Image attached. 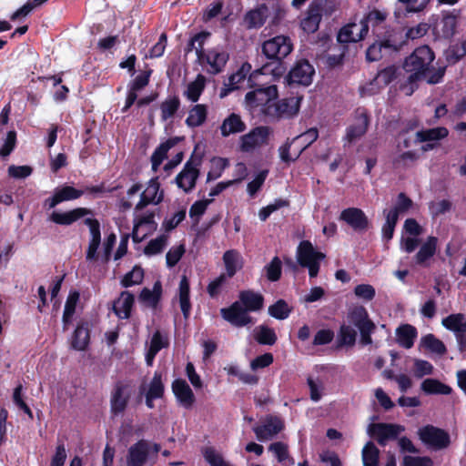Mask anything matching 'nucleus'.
<instances>
[{
    "instance_id": "473e14b6",
    "label": "nucleus",
    "mask_w": 466,
    "mask_h": 466,
    "mask_svg": "<svg viewBox=\"0 0 466 466\" xmlns=\"http://www.w3.org/2000/svg\"><path fill=\"white\" fill-rule=\"evenodd\" d=\"M178 298H179V306L183 317L185 319H187L190 316L191 312V302H190V285L189 280L187 276L183 275L181 277L179 287H178Z\"/></svg>"
},
{
    "instance_id": "c03bdc74",
    "label": "nucleus",
    "mask_w": 466,
    "mask_h": 466,
    "mask_svg": "<svg viewBox=\"0 0 466 466\" xmlns=\"http://www.w3.org/2000/svg\"><path fill=\"white\" fill-rule=\"evenodd\" d=\"M319 137V131L316 127H311L304 133L292 138V142L299 144L298 156H300L302 152L312 145Z\"/></svg>"
},
{
    "instance_id": "864d4df0",
    "label": "nucleus",
    "mask_w": 466,
    "mask_h": 466,
    "mask_svg": "<svg viewBox=\"0 0 466 466\" xmlns=\"http://www.w3.org/2000/svg\"><path fill=\"white\" fill-rule=\"evenodd\" d=\"M265 272L268 280L271 282L279 280L282 273V262L280 258L275 256L271 261L265 266Z\"/></svg>"
},
{
    "instance_id": "c9c22d12",
    "label": "nucleus",
    "mask_w": 466,
    "mask_h": 466,
    "mask_svg": "<svg viewBox=\"0 0 466 466\" xmlns=\"http://www.w3.org/2000/svg\"><path fill=\"white\" fill-rule=\"evenodd\" d=\"M207 117V106L204 104H197L189 109L185 123L188 127L195 128L202 126L206 122Z\"/></svg>"
},
{
    "instance_id": "09e8293b",
    "label": "nucleus",
    "mask_w": 466,
    "mask_h": 466,
    "mask_svg": "<svg viewBox=\"0 0 466 466\" xmlns=\"http://www.w3.org/2000/svg\"><path fill=\"white\" fill-rule=\"evenodd\" d=\"M444 56L449 65H455L466 56V42L450 46Z\"/></svg>"
},
{
    "instance_id": "58836bf2",
    "label": "nucleus",
    "mask_w": 466,
    "mask_h": 466,
    "mask_svg": "<svg viewBox=\"0 0 466 466\" xmlns=\"http://www.w3.org/2000/svg\"><path fill=\"white\" fill-rule=\"evenodd\" d=\"M449 135V130L444 127L422 129L416 133L414 143L439 141Z\"/></svg>"
},
{
    "instance_id": "a18cd8bd",
    "label": "nucleus",
    "mask_w": 466,
    "mask_h": 466,
    "mask_svg": "<svg viewBox=\"0 0 466 466\" xmlns=\"http://www.w3.org/2000/svg\"><path fill=\"white\" fill-rule=\"evenodd\" d=\"M291 312L292 307L283 299H278L274 304L268 307V314L272 318L279 320L288 319Z\"/></svg>"
},
{
    "instance_id": "3c124183",
    "label": "nucleus",
    "mask_w": 466,
    "mask_h": 466,
    "mask_svg": "<svg viewBox=\"0 0 466 466\" xmlns=\"http://www.w3.org/2000/svg\"><path fill=\"white\" fill-rule=\"evenodd\" d=\"M159 187L160 184L158 182V177H153L149 180L147 188L145 189V191L142 192V194L148 199H151V202H153V204L157 205L163 200L164 198L163 191H161L159 196L157 197Z\"/></svg>"
},
{
    "instance_id": "f03ea898",
    "label": "nucleus",
    "mask_w": 466,
    "mask_h": 466,
    "mask_svg": "<svg viewBox=\"0 0 466 466\" xmlns=\"http://www.w3.org/2000/svg\"><path fill=\"white\" fill-rule=\"evenodd\" d=\"M293 51V43L289 36L279 35L265 40L261 44L260 59L262 66L249 75V80L261 75L281 76L286 70L284 59Z\"/></svg>"
},
{
    "instance_id": "338daca9",
    "label": "nucleus",
    "mask_w": 466,
    "mask_h": 466,
    "mask_svg": "<svg viewBox=\"0 0 466 466\" xmlns=\"http://www.w3.org/2000/svg\"><path fill=\"white\" fill-rule=\"evenodd\" d=\"M204 458L210 466H231L211 447L205 450Z\"/></svg>"
},
{
    "instance_id": "39448f33",
    "label": "nucleus",
    "mask_w": 466,
    "mask_h": 466,
    "mask_svg": "<svg viewBox=\"0 0 466 466\" xmlns=\"http://www.w3.org/2000/svg\"><path fill=\"white\" fill-rule=\"evenodd\" d=\"M202 156L192 153L189 159L185 163L182 170L175 177V183L183 192L188 194L196 187L197 181L200 176V166Z\"/></svg>"
},
{
    "instance_id": "0eeeda50",
    "label": "nucleus",
    "mask_w": 466,
    "mask_h": 466,
    "mask_svg": "<svg viewBox=\"0 0 466 466\" xmlns=\"http://www.w3.org/2000/svg\"><path fill=\"white\" fill-rule=\"evenodd\" d=\"M420 440L434 451L446 449L451 444L450 434L443 429L433 425H426L419 429Z\"/></svg>"
},
{
    "instance_id": "a211bd4d",
    "label": "nucleus",
    "mask_w": 466,
    "mask_h": 466,
    "mask_svg": "<svg viewBox=\"0 0 466 466\" xmlns=\"http://www.w3.org/2000/svg\"><path fill=\"white\" fill-rule=\"evenodd\" d=\"M171 388L179 404L185 409H191L196 398L187 382L183 379H176L173 380Z\"/></svg>"
},
{
    "instance_id": "7c9ffc66",
    "label": "nucleus",
    "mask_w": 466,
    "mask_h": 466,
    "mask_svg": "<svg viewBox=\"0 0 466 466\" xmlns=\"http://www.w3.org/2000/svg\"><path fill=\"white\" fill-rule=\"evenodd\" d=\"M238 298V302L247 311H258L264 306V297L251 289L240 291Z\"/></svg>"
},
{
    "instance_id": "13d9d810",
    "label": "nucleus",
    "mask_w": 466,
    "mask_h": 466,
    "mask_svg": "<svg viewBox=\"0 0 466 466\" xmlns=\"http://www.w3.org/2000/svg\"><path fill=\"white\" fill-rule=\"evenodd\" d=\"M167 244V237L161 235L155 239H151L144 248V253L147 256H153L159 254L163 251Z\"/></svg>"
},
{
    "instance_id": "72a5a7b5",
    "label": "nucleus",
    "mask_w": 466,
    "mask_h": 466,
    "mask_svg": "<svg viewBox=\"0 0 466 466\" xmlns=\"http://www.w3.org/2000/svg\"><path fill=\"white\" fill-rule=\"evenodd\" d=\"M247 126L241 119V116L236 113H231L223 120L220 126V132L222 137H226L231 134L244 132Z\"/></svg>"
},
{
    "instance_id": "4c0bfd02",
    "label": "nucleus",
    "mask_w": 466,
    "mask_h": 466,
    "mask_svg": "<svg viewBox=\"0 0 466 466\" xmlns=\"http://www.w3.org/2000/svg\"><path fill=\"white\" fill-rule=\"evenodd\" d=\"M80 294L77 290H71L66 300L65 309L62 317L63 330L68 329L72 318L76 312V304L79 300Z\"/></svg>"
},
{
    "instance_id": "9b49d317",
    "label": "nucleus",
    "mask_w": 466,
    "mask_h": 466,
    "mask_svg": "<svg viewBox=\"0 0 466 466\" xmlns=\"http://www.w3.org/2000/svg\"><path fill=\"white\" fill-rule=\"evenodd\" d=\"M314 74L313 66L307 59H300L289 72L288 82L289 85L298 84L308 86L312 83Z\"/></svg>"
},
{
    "instance_id": "e433bc0d",
    "label": "nucleus",
    "mask_w": 466,
    "mask_h": 466,
    "mask_svg": "<svg viewBox=\"0 0 466 466\" xmlns=\"http://www.w3.org/2000/svg\"><path fill=\"white\" fill-rule=\"evenodd\" d=\"M181 106V101L177 95L168 96L159 105L161 120L163 122L173 118Z\"/></svg>"
},
{
    "instance_id": "603ef678",
    "label": "nucleus",
    "mask_w": 466,
    "mask_h": 466,
    "mask_svg": "<svg viewBox=\"0 0 466 466\" xmlns=\"http://www.w3.org/2000/svg\"><path fill=\"white\" fill-rule=\"evenodd\" d=\"M213 167L207 174V182H211L219 178L223 171L228 167L229 162L228 158L214 157L212 159Z\"/></svg>"
},
{
    "instance_id": "5fc2aeb1",
    "label": "nucleus",
    "mask_w": 466,
    "mask_h": 466,
    "mask_svg": "<svg viewBox=\"0 0 466 466\" xmlns=\"http://www.w3.org/2000/svg\"><path fill=\"white\" fill-rule=\"evenodd\" d=\"M165 386L162 382V373L155 371L154 376L149 383L148 390L146 394L156 399H161L164 396Z\"/></svg>"
},
{
    "instance_id": "c756f323",
    "label": "nucleus",
    "mask_w": 466,
    "mask_h": 466,
    "mask_svg": "<svg viewBox=\"0 0 466 466\" xmlns=\"http://www.w3.org/2000/svg\"><path fill=\"white\" fill-rule=\"evenodd\" d=\"M180 141V137H173L162 142L153 152L151 156L152 170L157 172L159 166L167 158V152Z\"/></svg>"
},
{
    "instance_id": "49530a36",
    "label": "nucleus",
    "mask_w": 466,
    "mask_h": 466,
    "mask_svg": "<svg viewBox=\"0 0 466 466\" xmlns=\"http://www.w3.org/2000/svg\"><path fill=\"white\" fill-rule=\"evenodd\" d=\"M420 345L430 351L439 355H444L447 352L445 344L431 333L421 338Z\"/></svg>"
},
{
    "instance_id": "e2e57ef3",
    "label": "nucleus",
    "mask_w": 466,
    "mask_h": 466,
    "mask_svg": "<svg viewBox=\"0 0 466 466\" xmlns=\"http://www.w3.org/2000/svg\"><path fill=\"white\" fill-rule=\"evenodd\" d=\"M16 146V132L10 130L6 134L4 144L0 147V157L5 158L10 156Z\"/></svg>"
},
{
    "instance_id": "7ed1b4c3",
    "label": "nucleus",
    "mask_w": 466,
    "mask_h": 466,
    "mask_svg": "<svg viewBox=\"0 0 466 466\" xmlns=\"http://www.w3.org/2000/svg\"><path fill=\"white\" fill-rule=\"evenodd\" d=\"M347 320L350 325L342 324L338 334L339 346H353L356 343L357 332L351 327L357 328L360 334V343L363 346L372 343L371 335L377 327L370 318L369 312L364 306L358 305L350 309L347 314Z\"/></svg>"
},
{
    "instance_id": "20e7f679",
    "label": "nucleus",
    "mask_w": 466,
    "mask_h": 466,
    "mask_svg": "<svg viewBox=\"0 0 466 466\" xmlns=\"http://www.w3.org/2000/svg\"><path fill=\"white\" fill-rule=\"evenodd\" d=\"M248 79V86L252 88L245 95L246 108L256 116L266 122V108L271 106L273 100L278 98L279 92L276 85H258Z\"/></svg>"
},
{
    "instance_id": "f8f14e48",
    "label": "nucleus",
    "mask_w": 466,
    "mask_h": 466,
    "mask_svg": "<svg viewBox=\"0 0 466 466\" xmlns=\"http://www.w3.org/2000/svg\"><path fill=\"white\" fill-rule=\"evenodd\" d=\"M370 115L368 110L363 107H359L355 111L354 122L346 129L345 139L349 143H352L358 138L363 137L370 126Z\"/></svg>"
},
{
    "instance_id": "b1692460",
    "label": "nucleus",
    "mask_w": 466,
    "mask_h": 466,
    "mask_svg": "<svg viewBox=\"0 0 466 466\" xmlns=\"http://www.w3.org/2000/svg\"><path fill=\"white\" fill-rule=\"evenodd\" d=\"M90 343V329L86 320L81 319L71 336L70 345L75 350H86Z\"/></svg>"
},
{
    "instance_id": "5701e85b",
    "label": "nucleus",
    "mask_w": 466,
    "mask_h": 466,
    "mask_svg": "<svg viewBox=\"0 0 466 466\" xmlns=\"http://www.w3.org/2000/svg\"><path fill=\"white\" fill-rule=\"evenodd\" d=\"M323 8L320 4L312 2L307 10L306 16L301 21V28L308 34L315 33L322 18Z\"/></svg>"
},
{
    "instance_id": "37998d69",
    "label": "nucleus",
    "mask_w": 466,
    "mask_h": 466,
    "mask_svg": "<svg viewBox=\"0 0 466 466\" xmlns=\"http://www.w3.org/2000/svg\"><path fill=\"white\" fill-rule=\"evenodd\" d=\"M254 339L259 345L272 346L277 342L278 337L274 329L259 325L255 329Z\"/></svg>"
},
{
    "instance_id": "bb28decb",
    "label": "nucleus",
    "mask_w": 466,
    "mask_h": 466,
    "mask_svg": "<svg viewBox=\"0 0 466 466\" xmlns=\"http://www.w3.org/2000/svg\"><path fill=\"white\" fill-rule=\"evenodd\" d=\"M134 303V295L129 291H122L119 298L114 301L113 311L119 319H127L131 316Z\"/></svg>"
},
{
    "instance_id": "4468645a",
    "label": "nucleus",
    "mask_w": 466,
    "mask_h": 466,
    "mask_svg": "<svg viewBox=\"0 0 466 466\" xmlns=\"http://www.w3.org/2000/svg\"><path fill=\"white\" fill-rule=\"evenodd\" d=\"M222 318L235 327H245L252 323V318L238 301L220 309Z\"/></svg>"
},
{
    "instance_id": "de8ad7c7",
    "label": "nucleus",
    "mask_w": 466,
    "mask_h": 466,
    "mask_svg": "<svg viewBox=\"0 0 466 466\" xmlns=\"http://www.w3.org/2000/svg\"><path fill=\"white\" fill-rule=\"evenodd\" d=\"M380 450L372 441H368L362 449L363 466H378Z\"/></svg>"
},
{
    "instance_id": "79ce46f5",
    "label": "nucleus",
    "mask_w": 466,
    "mask_h": 466,
    "mask_svg": "<svg viewBox=\"0 0 466 466\" xmlns=\"http://www.w3.org/2000/svg\"><path fill=\"white\" fill-rule=\"evenodd\" d=\"M162 296V285L160 281H156L153 285V289L144 288L140 294L139 299L147 303L152 308H156L160 301Z\"/></svg>"
},
{
    "instance_id": "a878e982",
    "label": "nucleus",
    "mask_w": 466,
    "mask_h": 466,
    "mask_svg": "<svg viewBox=\"0 0 466 466\" xmlns=\"http://www.w3.org/2000/svg\"><path fill=\"white\" fill-rule=\"evenodd\" d=\"M222 260L226 272L221 274L226 275V278L228 279L233 278L237 272L243 268V258L237 249H228L225 251Z\"/></svg>"
},
{
    "instance_id": "393cba45",
    "label": "nucleus",
    "mask_w": 466,
    "mask_h": 466,
    "mask_svg": "<svg viewBox=\"0 0 466 466\" xmlns=\"http://www.w3.org/2000/svg\"><path fill=\"white\" fill-rule=\"evenodd\" d=\"M368 34V26L360 25L355 23L343 26L338 34V41L339 43H356L362 40Z\"/></svg>"
},
{
    "instance_id": "dca6fc26",
    "label": "nucleus",
    "mask_w": 466,
    "mask_h": 466,
    "mask_svg": "<svg viewBox=\"0 0 466 466\" xmlns=\"http://www.w3.org/2000/svg\"><path fill=\"white\" fill-rule=\"evenodd\" d=\"M83 194V190L77 189L72 186L64 185L60 187H56L53 196L45 199L44 207L47 209H51L62 202L77 199Z\"/></svg>"
},
{
    "instance_id": "6e6552de",
    "label": "nucleus",
    "mask_w": 466,
    "mask_h": 466,
    "mask_svg": "<svg viewBox=\"0 0 466 466\" xmlns=\"http://www.w3.org/2000/svg\"><path fill=\"white\" fill-rule=\"evenodd\" d=\"M131 397V389L128 383L117 380L113 387L110 396V412L114 416L124 413Z\"/></svg>"
},
{
    "instance_id": "ea45409f",
    "label": "nucleus",
    "mask_w": 466,
    "mask_h": 466,
    "mask_svg": "<svg viewBox=\"0 0 466 466\" xmlns=\"http://www.w3.org/2000/svg\"><path fill=\"white\" fill-rule=\"evenodd\" d=\"M441 325L453 334L466 331V316L463 313H452L443 318Z\"/></svg>"
},
{
    "instance_id": "aec40b11",
    "label": "nucleus",
    "mask_w": 466,
    "mask_h": 466,
    "mask_svg": "<svg viewBox=\"0 0 466 466\" xmlns=\"http://www.w3.org/2000/svg\"><path fill=\"white\" fill-rule=\"evenodd\" d=\"M268 17V7L266 4H260L257 7L248 10L243 17V24L248 30L261 28Z\"/></svg>"
},
{
    "instance_id": "2eb2a0df",
    "label": "nucleus",
    "mask_w": 466,
    "mask_h": 466,
    "mask_svg": "<svg viewBox=\"0 0 466 466\" xmlns=\"http://www.w3.org/2000/svg\"><path fill=\"white\" fill-rule=\"evenodd\" d=\"M284 429L283 420L278 416H268L263 424L255 426L253 431L259 441L273 439Z\"/></svg>"
},
{
    "instance_id": "0e129e2a",
    "label": "nucleus",
    "mask_w": 466,
    "mask_h": 466,
    "mask_svg": "<svg viewBox=\"0 0 466 466\" xmlns=\"http://www.w3.org/2000/svg\"><path fill=\"white\" fill-rule=\"evenodd\" d=\"M212 201V199H202L194 202L189 208L190 218H195L196 223H198L199 218L205 214L208 205L211 204Z\"/></svg>"
},
{
    "instance_id": "774afa93",
    "label": "nucleus",
    "mask_w": 466,
    "mask_h": 466,
    "mask_svg": "<svg viewBox=\"0 0 466 466\" xmlns=\"http://www.w3.org/2000/svg\"><path fill=\"white\" fill-rule=\"evenodd\" d=\"M403 466H433V461L428 456L406 455L402 461Z\"/></svg>"
},
{
    "instance_id": "cd10ccee",
    "label": "nucleus",
    "mask_w": 466,
    "mask_h": 466,
    "mask_svg": "<svg viewBox=\"0 0 466 466\" xmlns=\"http://www.w3.org/2000/svg\"><path fill=\"white\" fill-rule=\"evenodd\" d=\"M438 239L436 237H429L420 246L419 251L414 257L415 263L422 268L430 266V259L435 255Z\"/></svg>"
},
{
    "instance_id": "1a4fd4ad",
    "label": "nucleus",
    "mask_w": 466,
    "mask_h": 466,
    "mask_svg": "<svg viewBox=\"0 0 466 466\" xmlns=\"http://www.w3.org/2000/svg\"><path fill=\"white\" fill-rule=\"evenodd\" d=\"M404 430L405 428L399 424L378 422L369 425L368 433L375 438L380 446H385L388 441L397 439Z\"/></svg>"
},
{
    "instance_id": "c85d7f7f",
    "label": "nucleus",
    "mask_w": 466,
    "mask_h": 466,
    "mask_svg": "<svg viewBox=\"0 0 466 466\" xmlns=\"http://www.w3.org/2000/svg\"><path fill=\"white\" fill-rule=\"evenodd\" d=\"M148 456V446L143 440L138 441L128 450L127 466H143Z\"/></svg>"
},
{
    "instance_id": "f257e3e1",
    "label": "nucleus",
    "mask_w": 466,
    "mask_h": 466,
    "mask_svg": "<svg viewBox=\"0 0 466 466\" xmlns=\"http://www.w3.org/2000/svg\"><path fill=\"white\" fill-rule=\"evenodd\" d=\"M435 53L429 46H420L413 50L403 62V69L409 73L407 79L400 83V89L411 96L418 88V83L425 80L436 85L442 82L446 66H434Z\"/></svg>"
},
{
    "instance_id": "4d7b16f0",
    "label": "nucleus",
    "mask_w": 466,
    "mask_h": 466,
    "mask_svg": "<svg viewBox=\"0 0 466 466\" xmlns=\"http://www.w3.org/2000/svg\"><path fill=\"white\" fill-rule=\"evenodd\" d=\"M383 45L385 46V52L390 54L392 52H397L400 50V48L406 44V39H402L400 35V38L397 37V34H390L385 38L381 39Z\"/></svg>"
},
{
    "instance_id": "9d476101",
    "label": "nucleus",
    "mask_w": 466,
    "mask_h": 466,
    "mask_svg": "<svg viewBox=\"0 0 466 466\" xmlns=\"http://www.w3.org/2000/svg\"><path fill=\"white\" fill-rule=\"evenodd\" d=\"M339 219L345 222L355 232H366L370 226V222L365 212L359 208H347L343 209Z\"/></svg>"
},
{
    "instance_id": "680f3d73",
    "label": "nucleus",
    "mask_w": 466,
    "mask_h": 466,
    "mask_svg": "<svg viewBox=\"0 0 466 466\" xmlns=\"http://www.w3.org/2000/svg\"><path fill=\"white\" fill-rule=\"evenodd\" d=\"M385 51V46L382 40L376 41L370 45L366 51V59L369 62L379 61L382 58V52Z\"/></svg>"
},
{
    "instance_id": "a19ab883",
    "label": "nucleus",
    "mask_w": 466,
    "mask_h": 466,
    "mask_svg": "<svg viewBox=\"0 0 466 466\" xmlns=\"http://www.w3.org/2000/svg\"><path fill=\"white\" fill-rule=\"evenodd\" d=\"M421 390L429 395H450L452 389L436 379H426L421 383Z\"/></svg>"
},
{
    "instance_id": "8fccbe9b",
    "label": "nucleus",
    "mask_w": 466,
    "mask_h": 466,
    "mask_svg": "<svg viewBox=\"0 0 466 466\" xmlns=\"http://www.w3.org/2000/svg\"><path fill=\"white\" fill-rule=\"evenodd\" d=\"M144 279V269L136 265L132 270L125 274L123 279H121V285L124 288H129L135 285H138L142 283Z\"/></svg>"
},
{
    "instance_id": "423d86ee",
    "label": "nucleus",
    "mask_w": 466,
    "mask_h": 466,
    "mask_svg": "<svg viewBox=\"0 0 466 466\" xmlns=\"http://www.w3.org/2000/svg\"><path fill=\"white\" fill-rule=\"evenodd\" d=\"M300 100L301 98L295 96L273 100L272 106L266 108V123L294 117L299 111Z\"/></svg>"
},
{
    "instance_id": "ddd939ff",
    "label": "nucleus",
    "mask_w": 466,
    "mask_h": 466,
    "mask_svg": "<svg viewBox=\"0 0 466 466\" xmlns=\"http://www.w3.org/2000/svg\"><path fill=\"white\" fill-rule=\"evenodd\" d=\"M271 130L267 126L254 127L240 137V150L250 152L257 147L266 144Z\"/></svg>"
},
{
    "instance_id": "052dcab7",
    "label": "nucleus",
    "mask_w": 466,
    "mask_h": 466,
    "mask_svg": "<svg viewBox=\"0 0 466 466\" xmlns=\"http://www.w3.org/2000/svg\"><path fill=\"white\" fill-rule=\"evenodd\" d=\"M185 251L186 248L183 244L171 248L166 255L167 266L168 268L175 267L185 254Z\"/></svg>"
},
{
    "instance_id": "bf43d9fd",
    "label": "nucleus",
    "mask_w": 466,
    "mask_h": 466,
    "mask_svg": "<svg viewBox=\"0 0 466 466\" xmlns=\"http://www.w3.org/2000/svg\"><path fill=\"white\" fill-rule=\"evenodd\" d=\"M407 13L417 14L423 12L430 5V0H397Z\"/></svg>"
},
{
    "instance_id": "6ab92c4d",
    "label": "nucleus",
    "mask_w": 466,
    "mask_h": 466,
    "mask_svg": "<svg viewBox=\"0 0 466 466\" xmlns=\"http://www.w3.org/2000/svg\"><path fill=\"white\" fill-rule=\"evenodd\" d=\"M91 214L92 210L89 208H76L66 212L54 211L49 216V219L56 225L70 226L80 218Z\"/></svg>"
},
{
    "instance_id": "2f4dec72",
    "label": "nucleus",
    "mask_w": 466,
    "mask_h": 466,
    "mask_svg": "<svg viewBox=\"0 0 466 466\" xmlns=\"http://www.w3.org/2000/svg\"><path fill=\"white\" fill-rule=\"evenodd\" d=\"M398 77V68L395 66H389L380 70L376 76L370 82V91H373V86H376L377 90L381 89Z\"/></svg>"
},
{
    "instance_id": "69168bd1",
    "label": "nucleus",
    "mask_w": 466,
    "mask_h": 466,
    "mask_svg": "<svg viewBox=\"0 0 466 466\" xmlns=\"http://www.w3.org/2000/svg\"><path fill=\"white\" fill-rule=\"evenodd\" d=\"M152 72V69L142 72L128 84V87L136 92L144 89L149 83Z\"/></svg>"
},
{
    "instance_id": "4be33fe9",
    "label": "nucleus",
    "mask_w": 466,
    "mask_h": 466,
    "mask_svg": "<svg viewBox=\"0 0 466 466\" xmlns=\"http://www.w3.org/2000/svg\"><path fill=\"white\" fill-rule=\"evenodd\" d=\"M325 255L321 252L316 251L311 242L309 240H303L299 243L297 250L298 263L305 268L317 263L323 259Z\"/></svg>"
},
{
    "instance_id": "f704fd0d",
    "label": "nucleus",
    "mask_w": 466,
    "mask_h": 466,
    "mask_svg": "<svg viewBox=\"0 0 466 466\" xmlns=\"http://www.w3.org/2000/svg\"><path fill=\"white\" fill-rule=\"evenodd\" d=\"M417 329L410 324H401L396 329L397 342L404 349H410L417 338Z\"/></svg>"
},
{
    "instance_id": "412c9836",
    "label": "nucleus",
    "mask_w": 466,
    "mask_h": 466,
    "mask_svg": "<svg viewBox=\"0 0 466 466\" xmlns=\"http://www.w3.org/2000/svg\"><path fill=\"white\" fill-rule=\"evenodd\" d=\"M228 59L229 55L227 51L213 48L207 52V55L204 57V62L209 66L208 70L209 74L218 75L223 72Z\"/></svg>"
},
{
    "instance_id": "f3484780",
    "label": "nucleus",
    "mask_w": 466,
    "mask_h": 466,
    "mask_svg": "<svg viewBox=\"0 0 466 466\" xmlns=\"http://www.w3.org/2000/svg\"><path fill=\"white\" fill-rule=\"evenodd\" d=\"M459 15L460 11L456 9L443 12L441 20L434 26L436 34L444 39H451L456 33Z\"/></svg>"
},
{
    "instance_id": "6e6d98bb",
    "label": "nucleus",
    "mask_w": 466,
    "mask_h": 466,
    "mask_svg": "<svg viewBox=\"0 0 466 466\" xmlns=\"http://www.w3.org/2000/svg\"><path fill=\"white\" fill-rule=\"evenodd\" d=\"M386 18L387 13L380 11L378 9H373L364 15L360 25H366L369 27L370 24L372 26H376L381 24L383 21H385Z\"/></svg>"
}]
</instances>
